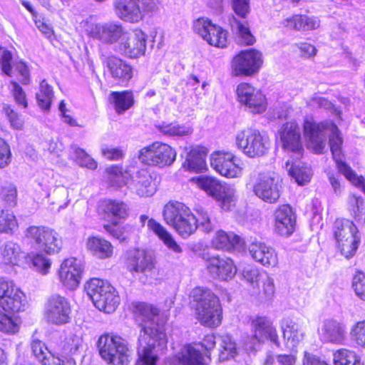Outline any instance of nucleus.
Returning <instances> with one entry per match:
<instances>
[{"mask_svg":"<svg viewBox=\"0 0 365 365\" xmlns=\"http://www.w3.org/2000/svg\"><path fill=\"white\" fill-rule=\"evenodd\" d=\"M243 244L242 239L237 235L223 230H218L215 234L211 241L213 248L219 250L230 251Z\"/></svg>","mask_w":365,"mask_h":365,"instance_id":"34","label":"nucleus"},{"mask_svg":"<svg viewBox=\"0 0 365 365\" xmlns=\"http://www.w3.org/2000/svg\"><path fill=\"white\" fill-rule=\"evenodd\" d=\"M274 230L282 236L291 235L295 229L296 217L288 205H280L274 212Z\"/></svg>","mask_w":365,"mask_h":365,"instance_id":"27","label":"nucleus"},{"mask_svg":"<svg viewBox=\"0 0 365 365\" xmlns=\"http://www.w3.org/2000/svg\"><path fill=\"white\" fill-rule=\"evenodd\" d=\"M304 134L309 141V146L317 154L322 153L326 147V136L329 137L330 149L339 172L351 184L359 187L365 194V183L362 176L356 173L342 160L341 153L342 138L336 125L329 121L317 123L312 118L304 121Z\"/></svg>","mask_w":365,"mask_h":365,"instance_id":"1","label":"nucleus"},{"mask_svg":"<svg viewBox=\"0 0 365 365\" xmlns=\"http://www.w3.org/2000/svg\"><path fill=\"white\" fill-rule=\"evenodd\" d=\"M206 269L215 279L227 281L237 273V267L232 259L220 255H211L206 262Z\"/></svg>","mask_w":365,"mask_h":365,"instance_id":"21","label":"nucleus"},{"mask_svg":"<svg viewBox=\"0 0 365 365\" xmlns=\"http://www.w3.org/2000/svg\"><path fill=\"white\" fill-rule=\"evenodd\" d=\"M352 287L356 294L365 301V275L364 274L360 273L354 277Z\"/></svg>","mask_w":365,"mask_h":365,"instance_id":"64","label":"nucleus"},{"mask_svg":"<svg viewBox=\"0 0 365 365\" xmlns=\"http://www.w3.org/2000/svg\"><path fill=\"white\" fill-rule=\"evenodd\" d=\"M53 98V92L51 86L46 80H43L40 83L39 92L36 94L38 106L43 110H49Z\"/></svg>","mask_w":365,"mask_h":365,"instance_id":"49","label":"nucleus"},{"mask_svg":"<svg viewBox=\"0 0 365 365\" xmlns=\"http://www.w3.org/2000/svg\"><path fill=\"white\" fill-rule=\"evenodd\" d=\"M177 153L170 145L154 142L139 150V160L147 165L163 168L171 166L176 160Z\"/></svg>","mask_w":365,"mask_h":365,"instance_id":"10","label":"nucleus"},{"mask_svg":"<svg viewBox=\"0 0 365 365\" xmlns=\"http://www.w3.org/2000/svg\"><path fill=\"white\" fill-rule=\"evenodd\" d=\"M220 357L222 359H228L230 357H234L236 354L237 347L235 342L228 334L220 336Z\"/></svg>","mask_w":365,"mask_h":365,"instance_id":"55","label":"nucleus"},{"mask_svg":"<svg viewBox=\"0 0 365 365\" xmlns=\"http://www.w3.org/2000/svg\"><path fill=\"white\" fill-rule=\"evenodd\" d=\"M1 262L10 267L22 266L28 262L29 255L21 250L20 246L14 242L6 243L0 250Z\"/></svg>","mask_w":365,"mask_h":365,"instance_id":"31","label":"nucleus"},{"mask_svg":"<svg viewBox=\"0 0 365 365\" xmlns=\"http://www.w3.org/2000/svg\"><path fill=\"white\" fill-rule=\"evenodd\" d=\"M25 236L48 255L58 254L63 248L62 237L58 232L49 227L30 226L26 230Z\"/></svg>","mask_w":365,"mask_h":365,"instance_id":"8","label":"nucleus"},{"mask_svg":"<svg viewBox=\"0 0 365 365\" xmlns=\"http://www.w3.org/2000/svg\"><path fill=\"white\" fill-rule=\"evenodd\" d=\"M110 97L113 99L115 109L119 114L124 113L126 110L129 109L133 103V98L130 93L124 92H112Z\"/></svg>","mask_w":365,"mask_h":365,"instance_id":"46","label":"nucleus"},{"mask_svg":"<svg viewBox=\"0 0 365 365\" xmlns=\"http://www.w3.org/2000/svg\"><path fill=\"white\" fill-rule=\"evenodd\" d=\"M136 317L144 322L138 336V359L135 365H156L158 352L167 346L166 334L161 328L165 320L154 306L141 303L136 306Z\"/></svg>","mask_w":365,"mask_h":365,"instance_id":"2","label":"nucleus"},{"mask_svg":"<svg viewBox=\"0 0 365 365\" xmlns=\"http://www.w3.org/2000/svg\"><path fill=\"white\" fill-rule=\"evenodd\" d=\"M196 319L202 326L217 327L222 319V309L218 297L208 288L197 287L190 293Z\"/></svg>","mask_w":365,"mask_h":365,"instance_id":"3","label":"nucleus"},{"mask_svg":"<svg viewBox=\"0 0 365 365\" xmlns=\"http://www.w3.org/2000/svg\"><path fill=\"white\" fill-rule=\"evenodd\" d=\"M347 207L354 217L365 222V202L361 196L350 194L347 197Z\"/></svg>","mask_w":365,"mask_h":365,"instance_id":"43","label":"nucleus"},{"mask_svg":"<svg viewBox=\"0 0 365 365\" xmlns=\"http://www.w3.org/2000/svg\"><path fill=\"white\" fill-rule=\"evenodd\" d=\"M127 31L122 25L108 23L103 25H96L91 30V35L105 43H119Z\"/></svg>","mask_w":365,"mask_h":365,"instance_id":"26","label":"nucleus"},{"mask_svg":"<svg viewBox=\"0 0 365 365\" xmlns=\"http://www.w3.org/2000/svg\"><path fill=\"white\" fill-rule=\"evenodd\" d=\"M28 307L26 294L11 280L0 279V309L4 312H22Z\"/></svg>","mask_w":365,"mask_h":365,"instance_id":"12","label":"nucleus"},{"mask_svg":"<svg viewBox=\"0 0 365 365\" xmlns=\"http://www.w3.org/2000/svg\"><path fill=\"white\" fill-rule=\"evenodd\" d=\"M97 210L99 215L117 225L120 220L127 218L129 209L120 200L106 199L99 202Z\"/></svg>","mask_w":365,"mask_h":365,"instance_id":"24","label":"nucleus"},{"mask_svg":"<svg viewBox=\"0 0 365 365\" xmlns=\"http://www.w3.org/2000/svg\"><path fill=\"white\" fill-rule=\"evenodd\" d=\"M334 365H364L361 358L355 351L341 348L333 353Z\"/></svg>","mask_w":365,"mask_h":365,"instance_id":"40","label":"nucleus"},{"mask_svg":"<svg viewBox=\"0 0 365 365\" xmlns=\"http://www.w3.org/2000/svg\"><path fill=\"white\" fill-rule=\"evenodd\" d=\"M115 15L122 21L131 24L140 21L145 14L157 9L155 0H115Z\"/></svg>","mask_w":365,"mask_h":365,"instance_id":"9","label":"nucleus"},{"mask_svg":"<svg viewBox=\"0 0 365 365\" xmlns=\"http://www.w3.org/2000/svg\"><path fill=\"white\" fill-rule=\"evenodd\" d=\"M232 27L238 35L242 44L252 45L255 43V37L250 31L249 24L247 21H240L234 19Z\"/></svg>","mask_w":365,"mask_h":365,"instance_id":"45","label":"nucleus"},{"mask_svg":"<svg viewBox=\"0 0 365 365\" xmlns=\"http://www.w3.org/2000/svg\"><path fill=\"white\" fill-rule=\"evenodd\" d=\"M146 41L147 35L141 29L127 31L121 42L117 44L116 49L128 58H137L145 54Z\"/></svg>","mask_w":365,"mask_h":365,"instance_id":"17","label":"nucleus"},{"mask_svg":"<svg viewBox=\"0 0 365 365\" xmlns=\"http://www.w3.org/2000/svg\"><path fill=\"white\" fill-rule=\"evenodd\" d=\"M281 329L287 348L293 349L304 340L305 332L299 320L284 318L281 322Z\"/></svg>","mask_w":365,"mask_h":365,"instance_id":"28","label":"nucleus"},{"mask_svg":"<svg viewBox=\"0 0 365 365\" xmlns=\"http://www.w3.org/2000/svg\"><path fill=\"white\" fill-rule=\"evenodd\" d=\"M349 336L356 345L365 349V320L354 324L350 329Z\"/></svg>","mask_w":365,"mask_h":365,"instance_id":"54","label":"nucleus"},{"mask_svg":"<svg viewBox=\"0 0 365 365\" xmlns=\"http://www.w3.org/2000/svg\"><path fill=\"white\" fill-rule=\"evenodd\" d=\"M236 146L248 158H255L266 155L270 148L269 137L258 130L246 128L235 135Z\"/></svg>","mask_w":365,"mask_h":365,"instance_id":"6","label":"nucleus"},{"mask_svg":"<svg viewBox=\"0 0 365 365\" xmlns=\"http://www.w3.org/2000/svg\"><path fill=\"white\" fill-rule=\"evenodd\" d=\"M11 53L9 51L0 47V64L1 66V70L4 73L8 76H12V67L11 65Z\"/></svg>","mask_w":365,"mask_h":365,"instance_id":"61","label":"nucleus"},{"mask_svg":"<svg viewBox=\"0 0 365 365\" xmlns=\"http://www.w3.org/2000/svg\"><path fill=\"white\" fill-rule=\"evenodd\" d=\"M83 268L75 257L63 260L58 269V277L61 284L67 289L74 290L80 284Z\"/></svg>","mask_w":365,"mask_h":365,"instance_id":"20","label":"nucleus"},{"mask_svg":"<svg viewBox=\"0 0 365 365\" xmlns=\"http://www.w3.org/2000/svg\"><path fill=\"white\" fill-rule=\"evenodd\" d=\"M251 329L252 336L246 344V350L255 351L257 346L269 340L273 344L279 346V336L272 321L266 317H257L252 320Z\"/></svg>","mask_w":365,"mask_h":365,"instance_id":"14","label":"nucleus"},{"mask_svg":"<svg viewBox=\"0 0 365 365\" xmlns=\"http://www.w3.org/2000/svg\"><path fill=\"white\" fill-rule=\"evenodd\" d=\"M86 247L94 257L101 259L111 257L113 253L111 243L97 237H88Z\"/></svg>","mask_w":365,"mask_h":365,"instance_id":"35","label":"nucleus"},{"mask_svg":"<svg viewBox=\"0 0 365 365\" xmlns=\"http://www.w3.org/2000/svg\"><path fill=\"white\" fill-rule=\"evenodd\" d=\"M11 152L9 144L0 138V168H4L11 162Z\"/></svg>","mask_w":365,"mask_h":365,"instance_id":"62","label":"nucleus"},{"mask_svg":"<svg viewBox=\"0 0 365 365\" xmlns=\"http://www.w3.org/2000/svg\"><path fill=\"white\" fill-rule=\"evenodd\" d=\"M18 227L14 213L9 210L0 208V232H9Z\"/></svg>","mask_w":365,"mask_h":365,"instance_id":"53","label":"nucleus"},{"mask_svg":"<svg viewBox=\"0 0 365 365\" xmlns=\"http://www.w3.org/2000/svg\"><path fill=\"white\" fill-rule=\"evenodd\" d=\"M47 197L51 200L52 203L58 204L67 200L68 191L66 187L63 185L55 186L51 190L48 192Z\"/></svg>","mask_w":365,"mask_h":365,"instance_id":"59","label":"nucleus"},{"mask_svg":"<svg viewBox=\"0 0 365 365\" xmlns=\"http://www.w3.org/2000/svg\"><path fill=\"white\" fill-rule=\"evenodd\" d=\"M249 253L257 263L266 267H274L278 264L277 255L274 248L262 242H254L249 246Z\"/></svg>","mask_w":365,"mask_h":365,"instance_id":"29","label":"nucleus"},{"mask_svg":"<svg viewBox=\"0 0 365 365\" xmlns=\"http://www.w3.org/2000/svg\"><path fill=\"white\" fill-rule=\"evenodd\" d=\"M73 159L81 167H86L91 170H95L97 168L96 161L91 158L84 150L73 146L71 147Z\"/></svg>","mask_w":365,"mask_h":365,"instance_id":"52","label":"nucleus"},{"mask_svg":"<svg viewBox=\"0 0 365 365\" xmlns=\"http://www.w3.org/2000/svg\"><path fill=\"white\" fill-rule=\"evenodd\" d=\"M86 289L94 306L101 312L112 313L119 304L115 288L106 281L93 278L86 283Z\"/></svg>","mask_w":365,"mask_h":365,"instance_id":"5","label":"nucleus"},{"mask_svg":"<svg viewBox=\"0 0 365 365\" xmlns=\"http://www.w3.org/2000/svg\"><path fill=\"white\" fill-rule=\"evenodd\" d=\"M197 228L205 232H210L213 230V225L207 212L203 210H197L195 216Z\"/></svg>","mask_w":365,"mask_h":365,"instance_id":"57","label":"nucleus"},{"mask_svg":"<svg viewBox=\"0 0 365 365\" xmlns=\"http://www.w3.org/2000/svg\"><path fill=\"white\" fill-rule=\"evenodd\" d=\"M147 227L148 230L152 232L161 241L170 234L160 222H157L153 218L148 220Z\"/></svg>","mask_w":365,"mask_h":365,"instance_id":"63","label":"nucleus"},{"mask_svg":"<svg viewBox=\"0 0 365 365\" xmlns=\"http://www.w3.org/2000/svg\"><path fill=\"white\" fill-rule=\"evenodd\" d=\"M190 212V208L182 202H170L165 205L163 215L165 222L174 227Z\"/></svg>","mask_w":365,"mask_h":365,"instance_id":"33","label":"nucleus"},{"mask_svg":"<svg viewBox=\"0 0 365 365\" xmlns=\"http://www.w3.org/2000/svg\"><path fill=\"white\" fill-rule=\"evenodd\" d=\"M322 331L324 340L330 343L341 344L346 338L345 325L336 320L324 321Z\"/></svg>","mask_w":365,"mask_h":365,"instance_id":"32","label":"nucleus"},{"mask_svg":"<svg viewBox=\"0 0 365 365\" xmlns=\"http://www.w3.org/2000/svg\"><path fill=\"white\" fill-rule=\"evenodd\" d=\"M263 63L262 53L255 49H247L237 54L231 62L234 76H251L257 73Z\"/></svg>","mask_w":365,"mask_h":365,"instance_id":"15","label":"nucleus"},{"mask_svg":"<svg viewBox=\"0 0 365 365\" xmlns=\"http://www.w3.org/2000/svg\"><path fill=\"white\" fill-rule=\"evenodd\" d=\"M46 254L38 252L34 254L30 261L33 269L41 275L46 276L50 272L52 261Z\"/></svg>","mask_w":365,"mask_h":365,"instance_id":"44","label":"nucleus"},{"mask_svg":"<svg viewBox=\"0 0 365 365\" xmlns=\"http://www.w3.org/2000/svg\"><path fill=\"white\" fill-rule=\"evenodd\" d=\"M180 363L182 365H207L203 362L200 350L196 346L187 345L181 352Z\"/></svg>","mask_w":365,"mask_h":365,"instance_id":"41","label":"nucleus"},{"mask_svg":"<svg viewBox=\"0 0 365 365\" xmlns=\"http://www.w3.org/2000/svg\"><path fill=\"white\" fill-rule=\"evenodd\" d=\"M31 347L34 356L42 365H45L46 361H50V359L54 355L48 350L45 344L39 339H33Z\"/></svg>","mask_w":365,"mask_h":365,"instance_id":"51","label":"nucleus"},{"mask_svg":"<svg viewBox=\"0 0 365 365\" xmlns=\"http://www.w3.org/2000/svg\"><path fill=\"white\" fill-rule=\"evenodd\" d=\"M206 155L207 149L205 147H194L188 153L183 166L192 171L202 172L206 168Z\"/></svg>","mask_w":365,"mask_h":365,"instance_id":"36","label":"nucleus"},{"mask_svg":"<svg viewBox=\"0 0 365 365\" xmlns=\"http://www.w3.org/2000/svg\"><path fill=\"white\" fill-rule=\"evenodd\" d=\"M18 312H4L0 309V331L8 334L14 335L19 332L21 322L15 314Z\"/></svg>","mask_w":365,"mask_h":365,"instance_id":"37","label":"nucleus"},{"mask_svg":"<svg viewBox=\"0 0 365 365\" xmlns=\"http://www.w3.org/2000/svg\"><path fill=\"white\" fill-rule=\"evenodd\" d=\"M108 174V180L110 186L115 187H121L124 185H128V179L130 175L127 171L123 172L118 167H110L106 170Z\"/></svg>","mask_w":365,"mask_h":365,"instance_id":"48","label":"nucleus"},{"mask_svg":"<svg viewBox=\"0 0 365 365\" xmlns=\"http://www.w3.org/2000/svg\"><path fill=\"white\" fill-rule=\"evenodd\" d=\"M279 135L284 150L301 155V130L295 121L284 123L279 130Z\"/></svg>","mask_w":365,"mask_h":365,"instance_id":"22","label":"nucleus"},{"mask_svg":"<svg viewBox=\"0 0 365 365\" xmlns=\"http://www.w3.org/2000/svg\"><path fill=\"white\" fill-rule=\"evenodd\" d=\"M101 357L109 365H128L132 350L128 341L118 335L104 334L97 342Z\"/></svg>","mask_w":365,"mask_h":365,"instance_id":"4","label":"nucleus"},{"mask_svg":"<svg viewBox=\"0 0 365 365\" xmlns=\"http://www.w3.org/2000/svg\"><path fill=\"white\" fill-rule=\"evenodd\" d=\"M182 237L186 238L195 232L197 228L195 216L191 212L173 227Z\"/></svg>","mask_w":365,"mask_h":365,"instance_id":"47","label":"nucleus"},{"mask_svg":"<svg viewBox=\"0 0 365 365\" xmlns=\"http://www.w3.org/2000/svg\"><path fill=\"white\" fill-rule=\"evenodd\" d=\"M156 128L163 135L170 137H183L192 133L193 129L189 125H180L177 123H165L156 125Z\"/></svg>","mask_w":365,"mask_h":365,"instance_id":"39","label":"nucleus"},{"mask_svg":"<svg viewBox=\"0 0 365 365\" xmlns=\"http://www.w3.org/2000/svg\"><path fill=\"white\" fill-rule=\"evenodd\" d=\"M334 236L337 250L342 256L349 259L356 254L361 236L352 221L347 219L336 220L334 225Z\"/></svg>","mask_w":365,"mask_h":365,"instance_id":"7","label":"nucleus"},{"mask_svg":"<svg viewBox=\"0 0 365 365\" xmlns=\"http://www.w3.org/2000/svg\"><path fill=\"white\" fill-rule=\"evenodd\" d=\"M240 105L252 114H262L267 108V99L262 91L252 83H240L235 89Z\"/></svg>","mask_w":365,"mask_h":365,"instance_id":"11","label":"nucleus"},{"mask_svg":"<svg viewBox=\"0 0 365 365\" xmlns=\"http://www.w3.org/2000/svg\"><path fill=\"white\" fill-rule=\"evenodd\" d=\"M4 110L10 123L11 126L16 130H21L24 125V120L14 111L10 105H4Z\"/></svg>","mask_w":365,"mask_h":365,"instance_id":"58","label":"nucleus"},{"mask_svg":"<svg viewBox=\"0 0 365 365\" xmlns=\"http://www.w3.org/2000/svg\"><path fill=\"white\" fill-rule=\"evenodd\" d=\"M128 188L140 197H148L157 191V183L148 170L140 169L132 177Z\"/></svg>","mask_w":365,"mask_h":365,"instance_id":"23","label":"nucleus"},{"mask_svg":"<svg viewBox=\"0 0 365 365\" xmlns=\"http://www.w3.org/2000/svg\"><path fill=\"white\" fill-rule=\"evenodd\" d=\"M194 31L209 44L219 48L227 45V32L222 27L213 24L206 19H198L193 25Z\"/></svg>","mask_w":365,"mask_h":365,"instance_id":"19","label":"nucleus"},{"mask_svg":"<svg viewBox=\"0 0 365 365\" xmlns=\"http://www.w3.org/2000/svg\"><path fill=\"white\" fill-rule=\"evenodd\" d=\"M234 12L242 19L247 18L250 12V0H230Z\"/></svg>","mask_w":365,"mask_h":365,"instance_id":"60","label":"nucleus"},{"mask_svg":"<svg viewBox=\"0 0 365 365\" xmlns=\"http://www.w3.org/2000/svg\"><path fill=\"white\" fill-rule=\"evenodd\" d=\"M238 161L230 152L217 151L210 156L211 167L221 175L229 178L242 175L243 169Z\"/></svg>","mask_w":365,"mask_h":365,"instance_id":"18","label":"nucleus"},{"mask_svg":"<svg viewBox=\"0 0 365 365\" xmlns=\"http://www.w3.org/2000/svg\"><path fill=\"white\" fill-rule=\"evenodd\" d=\"M106 65L110 76L120 83H127L133 78L132 66L118 57L115 56L108 57Z\"/></svg>","mask_w":365,"mask_h":365,"instance_id":"30","label":"nucleus"},{"mask_svg":"<svg viewBox=\"0 0 365 365\" xmlns=\"http://www.w3.org/2000/svg\"><path fill=\"white\" fill-rule=\"evenodd\" d=\"M215 199L224 210H230L235 205L237 197L235 189L228 185H224Z\"/></svg>","mask_w":365,"mask_h":365,"instance_id":"42","label":"nucleus"},{"mask_svg":"<svg viewBox=\"0 0 365 365\" xmlns=\"http://www.w3.org/2000/svg\"><path fill=\"white\" fill-rule=\"evenodd\" d=\"M286 169L289 174L295 180L299 185L309 182L311 180L312 172L309 167L304 165L302 163H286Z\"/></svg>","mask_w":365,"mask_h":365,"instance_id":"38","label":"nucleus"},{"mask_svg":"<svg viewBox=\"0 0 365 365\" xmlns=\"http://www.w3.org/2000/svg\"><path fill=\"white\" fill-rule=\"evenodd\" d=\"M199 188L205 191L209 195L215 197L224 185H222L216 179L210 177H201L195 180Z\"/></svg>","mask_w":365,"mask_h":365,"instance_id":"50","label":"nucleus"},{"mask_svg":"<svg viewBox=\"0 0 365 365\" xmlns=\"http://www.w3.org/2000/svg\"><path fill=\"white\" fill-rule=\"evenodd\" d=\"M71 307L67 298L58 294L49 296L45 302L43 317L51 324L63 325L71 320Z\"/></svg>","mask_w":365,"mask_h":365,"instance_id":"13","label":"nucleus"},{"mask_svg":"<svg viewBox=\"0 0 365 365\" xmlns=\"http://www.w3.org/2000/svg\"><path fill=\"white\" fill-rule=\"evenodd\" d=\"M0 197L9 206L16 204L17 190L14 185L6 182L1 187Z\"/></svg>","mask_w":365,"mask_h":365,"instance_id":"56","label":"nucleus"},{"mask_svg":"<svg viewBox=\"0 0 365 365\" xmlns=\"http://www.w3.org/2000/svg\"><path fill=\"white\" fill-rule=\"evenodd\" d=\"M155 267V259L151 253L136 249L128 254L126 268L130 273H145L150 272Z\"/></svg>","mask_w":365,"mask_h":365,"instance_id":"25","label":"nucleus"},{"mask_svg":"<svg viewBox=\"0 0 365 365\" xmlns=\"http://www.w3.org/2000/svg\"><path fill=\"white\" fill-rule=\"evenodd\" d=\"M254 193L266 202H276L281 195V185L274 175L259 174L252 182Z\"/></svg>","mask_w":365,"mask_h":365,"instance_id":"16","label":"nucleus"}]
</instances>
